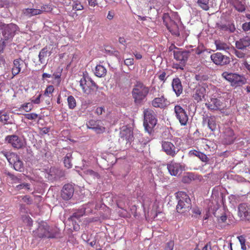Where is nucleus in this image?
Instances as JSON below:
<instances>
[{
	"mask_svg": "<svg viewBox=\"0 0 250 250\" xmlns=\"http://www.w3.org/2000/svg\"><path fill=\"white\" fill-rule=\"evenodd\" d=\"M222 76L229 81L232 86H241L246 83V80L243 76L236 73L224 72L222 73Z\"/></svg>",
	"mask_w": 250,
	"mask_h": 250,
	"instance_id": "nucleus-4",
	"label": "nucleus"
},
{
	"mask_svg": "<svg viewBox=\"0 0 250 250\" xmlns=\"http://www.w3.org/2000/svg\"><path fill=\"white\" fill-rule=\"evenodd\" d=\"M54 90V86L53 85H50L48 86L45 89L44 91V94L45 95H48V94L52 93Z\"/></svg>",
	"mask_w": 250,
	"mask_h": 250,
	"instance_id": "nucleus-49",
	"label": "nucleus"
},
{
	"mask_svg": "<svg viewBox=\"0 0 250 250\" xmlns=\"http://www.w3.org/2000/svg\"><path fill=\"white\" fill-rule=\"evenodd\" d=\"M25 65L24 61L21 58L15 59L13 61V67L12 71L13 75L15 76L20 73Z\"/></svg>",
	"mask_w": 250,
	"mask_h": 250,
	"instance_id": "nucleus-22",
	"label": "nucleus"
},
{
	"mask_svg": "<svg viewBox=\"0 0 250 250\" xmlns=\"http://www.w3.org/2000/svg\"><path fill=\"white\" fill-rule=\"evenodd\" d=\"M85 173L86 174L91 175L93 176L94 178L98 177L99 176V174L98 173L91 169L87 170L86 171H85Z\"/></svg>",
	"mask_w": 250,
	"mask_h": 250,
	"instance_id": "nucleus-52",
	"label": "nucleus"
},
{
	"mask_svg": "<svg viewBox=\"0 0 250 250\" xmlns=\"http://www.w3.org/2000/svg\"><path fill=\"white\" fill-rule=\"evenodd\" d=\"M227 27V31H229L230 33L234 32V31L235 30V26L233 24H228Z\"/></svg>",
	"mask_w": 250,
	"mask_h": 250,
	"instance_id": "nucleus-57",
	"label": "nucleus"
},
{
	"mask_svg": "<svg viewBox=\"0 0 250 250\" xmlns=\"http://www.w3.org/2000/svg\"><path fill=\"white\" fill-rule=\"evenodd\" d=\"M15 190L17 191H20L21 190H24L25 191H31L32 189L31 188L30 184L27 183H22L21 182L20 184L15 187Z\"/></svg>",
	"mask_w": 250,
	"mask_h": 250,
	"instance_id": "nucleus-31",
	"label": "nucleus"
},
{
	"mask_svg": "<svg viewBox=\"0 0 250 250\" xmlns=\"http://www.w3.org/2000/svg\"><path fill=\"white\" fill-rule=\"evenodd\" d=\"M197 3L204 10L207 11L209 8V0H198Z\"/></svg>",
	"mask_w": 250,
	"mask_h": 250,
	"instance_id": "nucleus-35",
	"label": "nucleus"
},
{
	"mask_svg": "<svg viewBox=\"0 0 250 250\" xmlns=\"http://www.w3.org/2000/svg\"><path fill=\"white\" fill-rule=\"evenodd\" d=\"M189 154L198 157L202 162H207L208 161V158L207 155L200 151L195 150H190L189 151Z\"/></svg>",
	"mask_w": 250,
	"mask_h": 250,
	"instance_id": "nucleus-28",
	"label": "nucleus"
},
{
	"mask_svg": "<svg viewBox=\"0 0 250 250\" xmlns=\"http://www.w3.org/2000/svg\"><path fill=\"white\" fill-rule=\"evenodd\" d=\"M51 54V52L49 51V49L47 46L43 47L41 50L40 51L38 57H39V61L41 64H43L45 63V59L48 55H50Z\"/></svg>",
	"mask_w": 250,
	"mask_h": 250,
	"instance_id": "nucleus-27",
	"label": "nucleus"
},
{
	"mask_svg": "<svg viewBox=\"0 0 250 250\" xmlns=\"http://www.w3.org/2000/svg\"><path fill=\"white\" fill-rule=\"evenodd\" d=\"M5 140L16 149L22 148L25 145V141L23 139L15 135L7 136Z\"/></svg>",
	"mask_w": 250,
	"mask_h": 250,
	"instance_id": "nucleus-10",
	"label": "nucleus"
},
{
	"mask_svg": "<svg viewBox=\"0 0 250 250\" xmlns=\"http://www.w3.org/2000/svg\"><path fill=\"white\" fill-rule=\"evenodd\" d=\"M35 235L39 238H54L55 235L49 231V227L46 222H42L40 224L37 230L35 231Z\"/></svg>",
	"mask_w": 250,
	"mask_h": 250,
	"instance_id": "nucleus-8",
	"label": "nucleus"
},
{
	"mask_svg": "<svg viewBox=\"0 0 250 250\" xmlns=\"http://www.w3.org/2000/svg\"><path fill=\"white\" fill-rule=\"evenodd\" d=\"M39 9L34 8H24L21 11V16L27 19L32 17L40 15Z\"/></svg>",
	"mask_w": 250,
	"mask_h": 250,
	"instance_id": "nucleus-23",
	"label": "nucleus"
},
{
	"mask_svg": "<svg viewBox=\"0 0 250 250\" xmlns=\"http://www.w3.org/2000/svg\"><path fill=\"white\" fill-rule=\"evenodd\" d=\"M208 125L209 128L211 131L215 130L216 127V125L215 120L211 117L208 118Z\"/></svg>",
	"mask_w": 250,
	"mask_h": 250,
	"instance_id": "nucleus-38",
	"label": "nucleus"
},
{
	"mask_svg": "<svg viewBox=\"0 0 250 250\" xmlns=\"http://www.w3.org/2000/svg\"><path fill=\"white\" fill-rule=\"evenodd\" d=\"M133 54L135 56L136 59L137 60H140V59H142V55L139 52H133Z\"/></svg>",
	"mask_w": 250,
	"mask_h": 250,
	"instance_id": "nucleus-64",
	"label": "nucleus"
},
{
	"mask_svg": "<svg viewBox=\"0 0 250 250\" xmlns=\"http://www.w3.org/2000/svg\"><path fill=\"white\" fill-rule=\"evenodd\" d=\"M167 167L169 173L172 176L179 175L184 170V167L181 164L174 162L168 164Z\"/></svg>",
	"mask_w": 250,
	"mask_h": 250,
	"instance_id": "nucleus-17",
	"label": "nucleus"
},
{
	"mask_svg": "<svg viewBox=\"0 0 250 250\" xmlns=\"http://www.w3.org/2000/svg\"><path fill=\"white\" fill-rule=\"evenodd\" d=\"M74 189L71 184L65 185L61 192V197L65 200L70 199L73 195Z\"/></svg>",
	"mask_w": 250,
	"mask_h": 250,
	"instance_id": "nucleus-19",
	"label": "nucleus"
},
{
	"mask_svg": "<svg viewBox=\"0 0 250 250\" xmlns=\"http://www.w3.org/2000/svg\"><path fill=\"white\" fill-rule=\"evenodd\" d=\"M169 102L162 95L160 97L155 98L152 101V105L155 107L164 108L169 104Z\"/></svg>",
	"mask_w": 250,
	"mask_h": 250,
	"instance_id": "nucleus-21",
	"label": "nucleus"
},
{
	"mask_svg": "<svg viewBox=\"0 0 250 250\" xmlns=\"http://www.w3.org/2000/svg\"><path fill=\"white\" fill-rule=\"evenodd\" d=\"M10 117L9 114L6 112H2L0 114V121L4 125L12 124V122L9 121Z\"/></svg>",
	"mask_w": 250,
	"mask_h": 250,
	"instance_id": "nucleus-32",
	"label": "nucleus"
},
{
	"mask_svg": "<svg viewBox=\"0 0 250 250\" xmlns=\"http://www.w3.org/2000/svg\"><path fill=\"white\" fill-rule=\"evenodd\" d=\"M177 197L178 199L176 209L178 212L183 213L191 209V200L187 194L183 191L177 193Z\"/></svg>",
	"mask_w": 250,
	"mask_h": 250,
	"instance_id": "nucleus-3",
	"label": "nucleus"
},
{
	"mask_svg": "<svg viewBox=\"0 0 250 250\" xmlns=\"http://www.w3.org/2000/svg\"><path fill=\"white\" fill-rule=\"evenodd\" d=\"M18 27L14 23H10L3 26L1 35L5 40L9 42L15 35L16 31L18 30Z\"/></svg>",
	"mask_w": 250,
	"mask_h": 250,
	"instance_id": "nucleus-7",
	"label": "nucleus"
},
{
	"mask_svg": "<svg viewBox=\"0 0 250 250\" xmlns=\"http://www.w3.org/2000/svg\"><path fill=\"white\" fill-rule=\"evenodd\" d=\"M87 126L97 133H101L105 130L104 124L101 120H91L87 123Z\"/></svg>",
	"mask_w": 250,
	"mask_h": 250,
	"instance_id": "nucleus-15",
	"label": "nucleus"
},
{
	"mask_svg": "<svg viewBox=\"0 0 250 250\" xmlns=\"http://www.w3.org/2000/svg\"><path fill=\"white\" fill-rule=\"evenodd\" d=\"M73 9L76 11L81 10L83 9V7L79 2H75L73 4Z\"/></svg>",
	"mask_w": 250,
	"mask_h": 250,
	"instance_id": "nucleus-45",
	"label": "nucleus"
},
{
	"mask_svg": "<svg viewBox=\"0 0 250 250\" xmlns=\"http://www.w3.org/2000/svg\"><path fill=\"white\" fill-rule=\"evenodd\" d=\"M68 105L69 109H73L76 106V102L75 98L72 96H69L67 98Z\"/></svg>",
	"mask_w": 250,
	"mask_h": 250,
	"instance_id": "nucleus-36",
	"label": "nucleus"
},
{
	"mask_svg": "<svg viewBox=\"0 0 250 250\" xmlns=\"http://www.w3.org/2000/svg\"><path fill=\"white\" fill-rule=\"evenodd\" d=\"M237 238L239 240V241L241 245L245 243L246 239L243 235L238 236L237 237Z\"/></svg>",
	"mask_w": 250,
	"mask_h": 250,
	"instance_id": "nucleus-60",
	"label": "nucleus"
},
{
	"mask_svg": "<svg viewBox=\"0 0 250 250\" xmlns=\"http://www.w3.org/2000/svg\"><path fill=\"white\" fill-rule=\"evenodd\" d=\"M149 91L148 87L141 82H137L132 89V94L136 104H140L146 97Z\"/></svg>",
	"mask_w": 250,
	"mask_h": 250,
	"instance_id": "nucleus-2",
	"label": "nucleus"
},
{
	"mask_svg": "<svg viewBox=\"0 0 250 250\" xmlns=\"http://www.w3.org/2000/svg\"><path fill=\"white\" fill-rule=\"evenodd\" d=\"M233 52L235 55L239 58L244 59L246 57V54L242 50H239L234 49Z\"/></svg>",
	"mask_w": 250,
	"mask_h": 250,
	"instance_id": "nucleus-44",
	"label": "nucleus"
},
{
	"mask_svg": "<svg viewBox=\"0 0 250 250\" xmlns=\"http://www.w3.org/2000/svg\"><path fill=\"white\" fill-rule=\"evenodd\" d=\"M174 113L181 125L187 124L188 117L185 110L180 105H176L174 107Z\"/></svg>",
	"mask_w": 250,
	"mask_h": 250,
	"instance_id": "nucleus-9",
	"label": "nucleus"
},
{
	"mask_svg": "<svg viewBox=\"0 0 250 250\" xmlns=\"http://www.w3.org/2000/svg\"><path fill=\"white\" fill-rule=\"evenodd\" d=\"M166 73L165 72H162L159 76V79L162 81H165L166 80Z\"/></svg>",
	"mask_w": 250,
	"mask_h": 250,
	"instance_id": "nucleus-63",
	"label": "nucleus"
},
{
	"mask_svg": "<svg viewBox=\"0 0 250 250\" xmlns=\"http://www.w3.org/2000/svg\"><path fill=\"white\" fill-rule=\"evenodd\" d=\"M174 243L173 241H170L168 242L165 248V250H173Z\"/></svg>",
	"mask_w": 250,
	"mask_h": 250,
	"instance_id": "nucleus-50",
	"label": "nucleus"
},
{
	"mask_svg": "<svg viewBox=\"0 0 250 250\" xmlns=\"http://www.w3.org/2000/svg\"><path fill=\"white\" fill-rule=\"evenodd\" d=\"M144 126L145 131L151 136L153 134L154 127L157 123L156 114L152 110L147 109L144 110Z\"/></svg>",
	"mask_w": 250,
	"mask_h": 250,
	"instance_id": "nucleus-1",
	"label": "nucleus"
},
{
	"mask_svg": "<svg viewBox=\"0 0 250 250\" xmlns=\"http://www.w3.org/2000/svg\"><path fill=\"white\" fill-rule=\"evenodd\" d=\"M162 147L164 151L171 157H174L179 151V149L176 147L171 142L168 141H163Z\"/></svg>",
	"mask_w": 250,
	"mask_h": 250,
	"instance_id": "nucleus-13",
	"label": "nucleus"
},
{
	"mask_svg": "<svg viewBox=\"0 0 250 250\" xmlns=\"http://www.w3.org/2000/svg\"><path fill=\"white\" fill-rule=\"evenodd\" d=\"M80 85L83 92L87 95L91 94L95 89L98 88L96 83L88 76L83 75L80 81Z\"/></svg>",
	"mask_w": 250,
	"mask_h": 250,
	"instance_id": "nucleus-5",
	"label": "nucleus"
},
{
	"mask_svg": "<svg viewBox=\"0 0 250 250\" xmlns=\"http://www.w3.org/2000/svg\"><path fill=\"white\" fill-rule=\"evenodd\" d=\"M52 10V8L51 6L49 4L43 5L41 6V9H39V11H40V14L41 15L45 12H49Z\"/></svg>",
	"mask_w": 250,
	"mask_h": 250,
	"instance_id": "nucleus-39",
	"label": "nucleus"
},
{
	"mask_svg": "<svg viewBox=\"0 0 250 250\" xmlns=\"http://www.w3.org/2000/svg\"><path fill=\"white\" fill-rule=\"evenodd\" d=\"M189 52L187 50L177 49L173 52L174 58L182 64H185L189 57Z\"/></svg>",
	"mask_w": 250,
	"mask_h": 250,
	"instance_id": "nucleus-16",
	"label": "nucleus"
},
{
	"mask_svg": "<svg viewBox=\"0 0 250 250\" xmlns=\"http://www.w3.org/2000/svg\"><path fill=\"white\" fill-rule=\"evenodd\" d=\"M194 179V175L192 173H188L183 177L182 181L185 183H189Z\"/></svg>",
	"mask_w": 250,
	"mask_h": 250,
	"instance_id": "nucleus-40",
	"label": "nucleus"
},
{
	"mask_svg": "<svg viewBox=\"0 0 250 250\" xmlns=\"http://www.w3.org/2000/svg\"><path fill=\"white\" fill-rule=\"evenodd\" d=\"M104 111V108L103 107H97L96 109V113L98 115L102 114L103 112Z\"/></svg>",
	"mask_w": 250,
	"mask_h": 250,
	"instance_id": "nucleus-58",
	"label": "nucleus"
},
{
	"mask_svg": "<svg viewBox=\"0 0 250 250\" xmlns=\"http://www.w3.org/2000/svg\"><path fill=\"white\" fill-rule=\"evenodd\" d=\"M124 63L127 66L132 65L134 64V60L132 58L126 59L124 61Z\"/></svg>",
	"mask_w": 250,
	"mask_h": 250,
	"instance_id": "nucleus-54",
	"label": "nucleus"
},
{
	"mask_svg": "<svg viewBox=\"0 0 250 250\" xmlns=\"http://www.w3.org/2000/svg\"><path fill=\"white\" fill-rule=\"evenodd\" d=\"M8 162L13 165L14 169L19 171H22L23 169V164L20 158V157L15 153L7 152L4 153Z\"/></svg>",
	"mask_w": 250,
	"mask_h": 250,
	"instance_id": "nucleus-6",
	"label": "nucleus"
},
{
	"mask_svg": "<svg viewBox=\"0 0 250 250\" xmlns=\"http://www.w3.org/2000/svg\"><path fill=\"white\" fill-rule=\"evenodd\" d=\"M229 136L228 138H226V139L227 140V143L230 144L233 143L235 139V137H234L233 132L231 130H229Z\"/></svg>",
	"mask_w": 250,
	"mask_h": 250,
	"instance_id": "nucleus-42",
	"label": "nucleus"
},
{
	"mask_svg": "<svg viewBox=\"0 0 250 250\" xmlns=\"http://www.w3.org/2000/svg\"><path fill=\"white\" fill-rule=\"evenodd\" d=\"M195 78L198 81H203L207 80L208 76L207 75L200 74L195 75Z\"/></svg>",
	"mask_w": 250,
	"mask_h": 250,
	"instance_id": "nucleus-47",
	"label": "nucleus"
},
{
	"mask_svg": "<svg viewBox=\"0 0 250 250\" xmlns=\"http://www.w3.org/2000/svg\"><path fill=\"white\" fill-rule=\"evenodd\" d=\"M227 217L224 215H222L221 216L218 217V221L219 223H225L227 221Z\"/></svg>",
	"mask_w": 250,
	"mask_h": 250,
	"instance_id": "nucleus-56",
	"label": "nucleus"
},
{
	"mask_svg": "<svg viewBox=\"0 0 250 250\" xmlns=\"http://www.w3.org/2000/svg\"><path fill=\"white\" fill-rule=\"evenodd\" d=\"M94 73L98 77H104L106 73V69L101 65H98L96 66Z\"/></svg>",
	"mask_w": 250,
	"mask_h": 250,
	"instance_id": "nucleus-29",
	"label": "nucleus"
},
{
	"mask_svg": "<svg viewBox=\"0 0 250 250\" xmlns=\"http://www.w3.org/2000/svg\"><path fill=\"white\" fill-rule=\"evenodd\" d=\"M185 65V64H182V63H180L179 62V63H173L172 65V68L176 69H180L181 70H183Z\"/></svg>",
	"mask_w": 250,
	"mask_h": 250,
	"instance_id": "nucleus-53",
	"label": "nucleus"
},
{
	"mask_svg": "<svg viewBox=\"0 0 250 250\" xmlns=\"http://www.w3.org/2000/svg\"><path fill=\"white\" fill-rule=\"evenodd\" d=\"M173 90L177 97L179 96L183 92V86L181 80L179 78H174L172 82Z\"/></svg>",
	"mask_w": 250,
	"mask_h": 250,
	"instance_id": "nucleus-24",
	"label": "nucleus"
},
{
	"mask_svg": "<svg viewBox=\"0 0 250 250\" xmlns=\"http://www.w3.org/2000/svg\"><path fill=\"white\" fill-rule=\"evenodd\" d=\"M33 107V105L32 103H30L23 104L21 106V108H22L26 112L30 111L32 109Z\"/></svg>",
	"mask_w": 250,
	"mask_h": 250,
	"instance_id": "nucleus-43",
	"label": "nucleus"
},
{
	"mask_svg": "<svg viewBox=\"0 0 250 250\" xmlns=\"http://www.w3.org/2000/svg\"><path fill=\"white\" fill-rule=\"evenodd\" d=\"M25 118L28 120H35L37 118L38 115L36 113H31L24 115Z\"/></svg>",
	"mask_w": 250,
	"mask_h": 250,
	"instance_id": "nucleus-46",
	"label": "nucleus"
},
{
	"mask_svg": "<svg viewBox=\"0 0 250 250\" xmlns=\"http://www.w3.org/2000/svg\"><path fill=\"white\" fill-rule=\"evenodd\" d=\"M121 137L124 140L125 139L126 141V144L129 143L133 138V132L130 128L125 127V128H123L120 133Z\"/></svg>",
	"mask_w": 250,
	"mask_h": 250,
	"instance_id": "nucleus-25",
	"label": "nucleus"
},
{
	"mask_svg": "<svg viewBox=\"0 0 250 250\" xmlns=\"http://www.w3.org/2000/svg\"><path fill=\"white\" fill-rule=\"evenodd\" d=\"M18 199H19L20 198H22V199L24 201V202H26V203L29 204L31 203V200L30 199V198L27 196H24L23 197L22 196H18L16 197Z\"/></svg>",
	"mask_w": 250,
	"mask_h": 250,
	"instance_id": "nucleus-55",
	"label": "nucleus"
},
{
	"mask_svg": "<svg viewBox=\"0 0 250 250\" xmlns=\"http://www.w3.org/2000/svg\"><path fill=\"white\" fill-rule=\"evenodd\" d=\"M222 102L217 98H211L210 101L206 103L207 107L210 110H221Z\"/></svg>",
	"mask_w": 250,
	"mask_h": 250,
	"instance_id": "nucleus-20",
	"label": "nucleus"
},
{
	"mask_svg": "<svg viewBox=\"0 0 250 250\" xmlns=\"http://www.w3.org/2000/svg\"><path fill=\"white\" fill-rule=\"evenodd\" d=\"M71 159L72 154L71 153L66 154L64 158L63 163L64 166L68 168H70L72 167Z\"/></svg>",
	"mask_w": 250,
	"mask_h": 250,
	"instance_id": "nucleus-33",
	"label": "nucleus"
},
{
	"mask_svg": "<svg viewBox=\"0 0 250 250\" xmlns=\"http://www.w3.org/2000/svg\"><path fill=\"white\" fill-rule=\"evenodd\" d=\"M192 212L193 214H194V217L196 218H198L201 213V210L197 207L193 208L192 209Z\"/></svg>",
	"mask_w": 250,
	"mask_h": 250,
	"instance_id": "nucleus-48",
	"label": "nucleus"
},
{
	"mask_svg": "<svg viewBox=\"0 0 250 250\" xmlns=\"http://www.w3.org/2000/svg\"><path fill=\"white\" fill-rule=\"evenodd\" d=\"M88 4L89 6L92 7H94L96 5H97V2L96 0H88Z\"/></svg>",
	"mask_w": 250,
	"mask_h": 250,
	"instance_id": "nucleus-61",
	"label": "nucleus"
},
{
	"mask_svg": "<svg viewBox=\"0 0 250 250\" xmlns=\"http://www.w3.org/2000/svg\"><path fill=\"white\" fill-rule=\"evenodd\" d=\"M242 28L245 32L250 31V21L244 23L242 24Z\"/></svg>",
	"mask_w": 250,
	"mask_h": 250,
	"instance_id": "nucleus-51",
	"label": "nucleus"
},
{
	"mask_svg": "<svg viewBox=\"0 0 250 250\" xmlns=\"http://www.w3.org/2000/svg\"><path fill=\"white\" fill-rule=\"evenodd\" d=\"M168 29L172 34L175 35L177 36H180L178 25L175 22H173V24L172 26L168 27Z\"/></svg>",
	"mask_w": 250,
	"mask_h": 250,
	"instance_id": "nucleus-37",
	"label": "nucleus"
},
{
	"mask_svg": "<svg viewBox=\"0 0 250 250\" xmlns=\"http://www.w3.org/2000/svg\"><path fill=\"white\" fill-rule=\"evenodd\" d=\"M233 4L235 9L238 11L242 12L245 10V6L241 1L238 0H235Z\"/></svg>",
	"mask_w": 250,
	"mask_h": 250,
	"instance_id": "nucleus-34",
	"label": "nucleus"
},
{
	"mask_svg": "<svg viewBox=\"0 0 250 250\" xmlns=\"http://www.w3.org/2000/svg\"><path fill=\"white\" fill-rule=\"evenodd\" d=\"M208 86L204 84L197 86L193 91L192 97L197 103L202 101L205 98L207 93Z\"/></svg>",
	"mask_w": 250,
	"mask_h": 250,
	"instance_id": "nucleus-12",
	"label": "nucleus"
},
{
	"mask_svg": "<svg viewBox=\"0 0 250 250\" xmlns=\"http://www.w3.org/2000/svg\"><path fill=\"white\" fill-rule=\"evenodd\" d=\"M250 45V37L246 36L235 42L236 47L239 50H243Z\"/></svg>",
	"mask_w": 250,
	"mask_h": 250,
	"instance_id": "nucleus-26",
	"label": "nucleus"
},
{
	"mask_svg": "<svg viewBox=\"0 0 250 250\" xmlns=\"http://www.w3.org/2000/svg\"><path fill=\"white\" fill-rule=\"evenodd\" d=\"M12 179L15 183H21V180L20 178L15 176H12Z\"/></svg>",
	"mask_w": 250,
	"mask_h": 250,
	"instance_id": "nucleus-62",
	"label": "nucleus"
},
{
	"mask_svg": "<svg viewBox=\"0 0 250 250\" xmlns=\"http://www.w3.org/2000/svg\"><path fill=\"white\" fill-rule=\"evenodd\" d=\"M238 215L242 219L250 222V208L245 203L239 205Z\"/></svg>",
	"mask_w": 250,
	"mask_h": 250,
	"instance_id": "nucleus-18",
	"label": "nucleus"
},
{
	"mask_svg": "<svg viewBox=\"0 0 250 250\" xmlns=\"http://www.w3.org/2000/svg\"><path fill=\"white\" fill-rule=\"evenodd\" d=\"M211 61L217 65L224 66L229 63V57L223 55L220 52L213 53L210 55Z\"/></svg>",
	"mask_w": 250,
	"mask_h": 250,
	"instance_id": "nucleus-11",
	"label": "nucleus"
},
{
	"mask_svg": "<svg viewBox=\"0 0 250 250\" xmlns=\"http://www.w3.org/2000/svg\"><path fill=\"white\" fill-rule=\"evenodd\" d=\"M41 96V94H39L35 99H32V103L35 104H39L40 103V99Z\"/></svg>",
	"mask_w": 250,
	"mask_h": 250,
	"instance_id": "nucleus-59",
	"label": "nucleus"
},
{
	"mask_svg": "<svg viewBox=\"0 0 250 250\" xmlns=\"http://www.w3.org/2000/svg\"><path fill=\"white\" fill-rule=\"evenodd\" d=\"M214 43L217 50L227 51L229 49V47L228 44L220 40L215 41Z\"/></svg>",
	"mask_w": 250,
	"mask_h": 250,
	"instance_id": "nucleus-30",
	"label": "nucleus"
},
{
	"mask_svg": "<svg viewBox=\"0 0 250 250\" xmlns=\"http://www.w3.org/2000/svg\"><path fill=\"white\" fill-rule=\"evenodd\" d=\"M94 205L93 203H88L86 205H83L78 211L74 212L72 218L79 219L85 214H89L92 212V208H94Z\"/></svg>",
	"mask_w": 250,
	"mask_h": 250,
	"instance_id": "nucleus-14",
	"label": "nucleus"
},
{
	"mask_svg": "<svg viewBox=\"0 0 250 250\" xmlns=\"http://www.w3.org/2000/svg\"><path fill=\"white\" fill-rule=\"evenodd\" d=\"M9 42L7 40H5L3 39V38L1 35V33H0V52H2L4 47L6 46V43H7Z\"/></svg>",
	"mask_w": 250,
	"mask_h": 250,
	"instance_id": "nucleus-41",
	"label": "nucleus"
}]
</instances>
